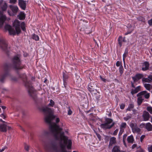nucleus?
Segmentation results:
<instances>
[{
	"mask_svg": "<svg viewBox=\"0 0 152 152\" xmlns=\"http://www.w3.org/2000/svg\"><path fill=\"white\" fill-rule=\"evenodd\" d=\"M20 77L23 80L25 86L27 88L29 95L34 99L36 98V92L34 91L31 85V83L28 80L26 74H21L20 75Z\"/></svg>",
	"mask_w": 152,
	"mask_h": 152,
	"instance_id": "f257e3e1",
	"label": "nucleus"
},
{
	"mask_svg": "<svg viewBox=\"0 0 152 152\" xmlns=\"http://www.w3.org/2000/svg\"><path fill=\"white\" fill-rule=\"evenodd\" d=\"M13 25L15 28L16 33L19 34L21 32L20 27L23 31L26 30L25 24L24 22H22L21 23L18 20H15L13 23Z\"/></svg>",
	"mask_w": 152,
	"mask_h": 152,
	"instance_id": "f03ea898",
	"label": "nucleus"
},
{
	"mask_svg": "<svg viewBox=\"0 0 152 152\" xmlns=\"http://www.w3.org/2000/svg\"><path fill=\"white\" fill-rule=\"evenodd\" d=\"M42 145L44 149L48 152L50 151L53 149L55 147V145L53 142L47 140H42Z\"/></svg>",
	"mask_w": 152,
	"mask_h": 152,
	"instance_id": "7ed1b4c3",
	"label": "nucleus"
},
{
	"mask_svg": "<svg viewBox=\"0 0 152 152\" xmlns=\"http://www.w3.org/2000/svg\"><path fill=\"white\" fill-rule=\"evenodd\" d=\"M113 121L111 119L107 118L105 120V123L104 124H101L100 127L104 129H110L115 124V123L113 122Z\"/></svg>",
	"mask_w": 152,
	"mask_h": 152,
	"instance_id": "20e7f679",
	"label": "nucleus"
},
{
	"mask_svg": "<svg viewBox=\"0 0 152 152\" xmlns=\"http://www.w3.org/2000/svg\"><path fill=\"white\" fill-rule=\"evenodd\" d=\"M13 67L15 69H20L22 68L20 66L21 62L18 56H14L12 61Z\"/></svg>",
	"mask_w": 152,
	"mask_h": 152,
	"instance_id": "39448f33",
	"label": "nucleus"
},
{
	"mask_svg": "<svg viewBox=\"0 0 152 152\" xmlns=\"http://www.w3.org/2000/svg\"><path fill=\"white\" fill-rule=\"evenodd\" d=\"M7 44L4 39L0 37V48L3 50H5L7 48Z\"/></svg>",
	"mask_w": 152,
	"mask_h": 152,
	"instance_id": "423d86ee",
	"label": "nucleus"
},
{
	"mask_svg": "<svg viewBox=\"0 0 152 152\" xmlns=\"http://www.w3.org/2000/svg\"><path fill=\"white\" fill-rule=\"evenodd\" d=\"M130 126L132 128L133 132L139 133L141 131V129L137 127V124L136 123H130L129 124Z\"/></svg>",
	"mask_w": 152,
	"mask_h": 152,
	"instance_id": "0eeeda50",
	"label": "nucleus"
},
{
	"mask_svg": "<svg viewBox=\"0 0 152 152\" xmlns=\"http://www.w3.org/2000/svg\"><path fill=\"white\" fill-rule=\"evenodd\" d=\"M10 8L12 11V12H10L9 11H8L9 15L10 16L15 15L18 11V8L17 6H10Z\"/></svg>",
	"mask_w": 152,
	"mask_h": 152,
	"instance_id": "6e6552de",
	"label": "nucleus"
},
{
	"mask_svg": "<svg viewBox=\"0 0 152 152\" xmlns=\"http://www.w3.org/2000/svg\"><path fill=\"white\" fill-rule=\"evenodd\" d=\"M7 19L5 15H3L2 12L0 11V27H1Z\"/></svg>",
	"mask_w": 152,
	"mask_h": 152,
	"instance_id": "1a4fd4ad",
	"label": "nucleus"
},
{
	"mask_svg": "<svg viewBox=\"0 0 152 152\" xmlns=\"http://www.w3.org/2000/svg\"><path fill=\"white\" fill-rule=\"evenodd\" d=\"M137 96H141L143 97V96L146 99H148L150 96V94L148 93L146 91H143L138 94L137 95Z\"/></svg>",
	"mask_w": 152,
	"mask_h": 152,
	"instance_id": "9d476101",
	"label": "nucleus"
},
{
	"mask_svg": "<svg viewBox=\"0 0 152 152\" xmlns=\"http://www.w3.org/2000/svg\"><path fill=\"white\" fill-rule=\"evenodd\" d=\"M150 115L148 112L146 111H144L142 117L143 118V121H146L148 120L149 118Z\"/></svg>",
	"mask_w": 152,
	"mask_h": 152,
	"instance_id": "9b49d317",
	"label": "nucleus"
},
{
	"mask_svg": "<svg viewBox=\"0 0 152 152\" xmlns=\"http://www.w3.org/2000/svg\"><path fill=\"white\" fill-rule=\"evenodd\" d=\"M18 4L23 10H25L26 8V4L25 1L23 0H19Z\"/></svg>",
	"mask_w": 152,
	"mask_h": 152,
	"instance_id": "f8f14e48",
	"label": "nucleus"
},
{
	"mask_svg": "<svg viewBox=\"0 0 152 152\" xmlns=\"http://www.w3.org/2000/svg\"><path fill=\"white\" fill-rule=\"evenodd\" d=\"M7 123H4L0 125V131L5 132L7 131Z\"/></svg>",
	"mask_w": 152,
	"mask_h": 152,
	"instance_id": "ddd939ff",
	"label": "nucleus"
},
{
	"mask_svg": "<svg viewBox=\"0 0 152 152\" xmlns=\"http://www.w3.org/2000/svg\"><path fill=\"white\" fill-rule=\"evenodd\" d=\"M149 64L148 62H145L142 64V70L146 71L148 69Z\"/></svg>",
	"mask_w": 152,
	"mask_h": 152,
	"instance_id": "4468645a",
	"label": "nucleus"
},
{
	"mask_svg": "<svg viewBox=\"0 0 152 152\" xmlns=\"http://www.w3.org/2000/svg\"><path fill=\"white\" fill-rule=\"evenodd\" d=\"M116 143V138L114 137H112L110 139L109 146H112L113 145L115 144Z\"/></svg>",
	"mask_w": 152,
	"mask_h": 152,
	"instance_id": "2eb2a0df",
	"label": "nucleus"
},
{
	"mask_svg": "<svg viewBox=\"0 0 152 152\" xmlns=\"http://www.w3.org/2000/svg\"><path fill=\"white\" fill-rule=\"evenodd\" d=\"M112 152H121V149L119 146H114L112 150Z\"/></svg>",
	"mask_w": 152,
	"mask_h": 152,
	"instance_id": "dca6fc26",
	"label": "nucleus"
},
{
	"mask_svg": "<svg viewBox=\"0 0 152 152\" xmlns=\"http://www.w3.org/2000/svg\"><path fill=\"white\" fill-rule=\"evenodd\" d=\"M140 86H138L137 87L134 89H132L131 91V93L133 95L134 94H136L140 90Z\"/></svg>",
	"mask_w": 152,
	"mask_h": 152,
	"instance_id": "f3484780",
	"label": "nucleus"
},
{
	"mask_svg": "<svg viewBox=\"0 0 152 152\" xmlns=\"http://www.w3.org/2000/svg\"><path fill=\"white\" fill-rule=\"evenodd\" d=\"M145 129L148 131H152V125L149 122L146 124Z\"/></svg>",
	"mask_w": 152,
	"mask_h": 152,
	"instance_id": "a211bd4d",
	"label": "nucleus"
},
{
	"mask_svg": "<svg viewBox=\"0 0 152 152\" xmlns=\"http://www.w3.org/2000/svg\"><path fill=\"white\" fill-rule=\"evenodd\" d=\"M18 18L21 20H23L25 19V15L23 12H20L18 16Z\"/></svg>",
	"mask_w": 152,
	"mask_h": 152,
	"instance_id": "6ab92c4d",
	"label": "nucleus"
},
{
	"mask_svg": "<svg viewBox=\"0 0 152 152\" xmlns=\"http://www.w3.org/2000/svg\"><path fill=\"white\" fill-rule=\"evenodd\" d=\"M7 75V74H4L0 75V81L1 82L3 83L4 82Z\"/></svg>",
	"mask_w": 152,
	"mask_h": 152,
	"instance_id": "aec40b11",
	"label": "nucleus"
},
{
	"mask_svg": "<svg viewBox=\"0 0 152 152\" xmlns=\"http://www.w3.org/2000/svg\"><path fill=\"white\" fill-rule=\"evenodd\" d=\"M127 140L129 143H133L134 141V137L132 135H131L128 137Z\"/></svg>",
	"mask_w": 152,
	"mask_h": 152,
	"instance_id": "412c9836",
	"label": "nucleus"
},
{
	"mask_svg": "<svg viewBox=\"0 0 152 152\" xmlns=\"http://www.w3.org/2000/svg\"><path fill=\"white\" fill-rule=\"evenodd\" d=\"M94 85L93 83H90L88 85V89L90 91H94V88H93Z\"/></svg>",
	"mask_w": 152,
	"mask_h": 152,
	"instance_id": "4be33fe9",
	"label": "nucleus"
},
{
	"mask_svg": "<svg viewBox=\"0 0 152 152\" xmlns=\"http://www.w3.org/2000/svg\"><path fill=\"white\" fill-rule=\"evenodd\" d=\"M137 99V104L139 105L141 104L143 100V97L142 96H139Z\"/></svg>",
	"mask_w": 152,
	"mask_h": 152,
	"instance_id": "5701e85b",
	"label": "nucleus"
},
{
	"mask_svg": "<svg viewBox=\"0 0 152 152\" xmlns=\"http://www.w3.org/2000/svg\"><path fill=\"white\" fill-rule=\"evenodd\" d=\"M144 86L147 90L150 91H151L152 87L151 85L149 84L145 83L144 84Z\"/></svg>",
	"mask_w": 152,
	"mask_h": 152,
	"instance_id": "b1692460",
	"label": "nucleus"
},
{
	"mask_svg": "<svg viewBox=\"0 0 152 152\" xmlns=\"http://www.w3.org/2000/svg\"><path fill=\"white\" fill-rule=\"evenodd\" d=\"M48 132L47 130H43L39 135V137H42L44 136H47L48 134Z\"/></svg>",
	"mask_w": 152,
	"mask_h": 152,
	"instance_id": "393cba45",
	"label": "nucleus"
},
{
	"mask_svg": "<svg viewBox=\"0 0 152 152\" xmlns=\"http://www.w3.org/2000/svg\"><path fill=\"white\" fill-rule=\"evenodd\" d=\"M32 38L36 41H38L39 39V36L34 34L32 36Z\"/></svg>",
	"mask_w": 152,
	"mask_h": 152,
	"instance_id": "a878e982",
	"label": "nucleus"
},
{
	"mask_svg": "<svg viewBox=\"0 0 152 152\" xmlns=\"http://www.w3.org/2000/svg\"><path fill=\"white\" fill-rule=\"evenodd\" d=\"M7 4L6 3H4L2 6L1 9L2 11H4L7 10Z\"/></svg>",
	"mask_w": 152,
	"mask_h": 152,
	"instance_id": "bb28decb",
	"label": "nucleus"
},
{
	"mask_svg": "<svg viewBox=\"0 0 152 152\" xmlns=\"http://www.w3.org/2000/svg\"><path fill=\"white\" fill-rule=\"evenodd\" d=\"M132 117V115L131 114H128L124 118V120L125 121H127L128 120L131 118Z\"/></svg>",
	"mask_w": 152,
	"mask_h": 152,
	"instance_id": "cd10ccee",
	"label": "nucleus"
},
{
	"mask_svg": "<svg viewBox=\"0 0 152 152\" xmlns=\"http://www.w3.org/2000/svg\"><path fill=\"white\" fill-rule=\"evenodd\" d=\"M134 107V104H129L128 108L127 109V110L128 111H131L133 108Z\"/></svg>",
	"mask_w": 152,
	"mask_h": 152,
	"instance_id": "c85d7f7f",
	"label": "nucleus"
},
{
	"mask_svg": "<svg viewBox=\"0 0 152 152\" xmlns=\"http://www.w3.org/2000/svg\"><path fill=\"white\" fill-rule=\"evenodd\" d=\"M119 71L121 75L123 73L124 69L122 66H121L119 67Z\"/></svg>",
	"mask_w": 152,
	"mask_h": 152,
	"instance_id": "c756f323",
	"label": "nucleus"
},
{
	"mask_svg": "<svg viewBox=\"0 0 152 152\" xmlns=\"http://www.w3.org/2000/svg\"><path fill=\"white\" fill-rule=\"evenodd\" d=\"M122 37L121 36H120L119 37L118 39V44H119L120 47H121V46H122Z\"/></svg>",
	"mask_w": 152,
	"mask_h": 152,
	"instance_id": "7c9ffc66",
	"label": "nucleus"
},
{
	"mask_svg": "<svg viewBox=\"0 0 152 152\" xmlns=\"http://www.w3.org/2000/svg\"><path fill=\"white\" fill-rule=\"evenodd\" d=\"M127 53H128L127 51L126 50L125 51L123 55V62L124 63H125V58L126 56V55L127 54Z\"/></svg>",
	"mask_w": 152,
	"mask_h": 152,
	"instance_id": "2f4dec72",
	"label": "nucleus"
},
{
	"mask_svg": "<svg viewBox=\"0 0 152 152\" xmlns=\"http://www.w3.org/2000/svg\"><path fill=\"white\" fill-rule=\"evenodd\" d=\"M150 80V79L148 77V78H143L142 79L143 82L147 83H150L151 82Z\"/></svg>",
	"mask_w": 152,
	"mask_h": 152,
	"instance_id": "473e14b6",
	"label": "nucleus"
},
{
	"mask_svg": "<svg viewBox=\"0 0 152 152\" xmlns=\"http://www.w3.org/2000/svg\"><path fill=\"white\" fill-rule=\"evenodd\" d=\"M55 104V102L52 100L51 99L50 102L48 104V106L50 107H53Z\"/></svg>",
	"mask_w": 152,
	"mask_h": 152,
	"instance_id": "72a5a7b5",
	"label": "nucleus"
},
{
	"mask_svg": "<svg viewBox=\"0 0 152 152\" xmlns=\"http://www.w3.org/2000/svg\"><path fill=\"white\" fill-rule=\"evenodd\" d=\"M63 81L64 85L65 88H66V85H67V83L66 81V78L64 75H63Z\"/></svg>",
	"mask_w": 152,
	"mask_h": 152,
	"instance_id": "f704fd0d",
	"label": "nucleus"
},
{
	"mask_svg": "<svg viewBox=\"0 0 152 152\" xmlns=\"http://www.w3.org/2000/svg\"><path fill=\"white\" fill-rule=\"evenodd\" d=\"M9 33L11 35H15L16 34V32L15 30L12 28L9 31Z\"/></svg>",
	"mask_w": 152,
	"mask_h": 152,
	"instance_id": "c9c22d12",
	"label": "nucleus"
},
{
	"mask_svg": "<svg viewBox=\"0 0 152 152\" xmlns=\"http://www.w3.org/2000/svg\"><path fill=\"white\" fill-rule=\"evenodd\" d=\"M5 28L6 30H8L9 32L12 28V27L10 26L9 25H6L5 26Z\"/></svg>",
	"mask_w": 152,
	"mask_h": 152,
	"instance_id": "e433bc0d",
	"label": "nucleus"
},
{
	"mask_svg": "<svg viewBox=\"0 0 152 152\" xmlns=\"http://www.w3.org/2000/svg\"><path fill=\"white\" fill-rule=\"evenodd\" d=\"M138 20L142 22H145V18L142 17H140L137 18Z\"/></svg>",
	"mask_w": 152,
	"mask_h": 152,
	"instance_id": "4c0bfd02",
	"label": "nucleus"
},
{
	"mask_svg": "<svg viewBox=\"0 0 152 152\" xmlns=\"http://www.w3.org/2000/svg\"><path fill=\"white\" fill-rule=\"evenodd\" d=\"M126 126V123H122L120 126V128H125Z\"/></svg>",
	"mask_w": 152,
	"mask_h": 152,
	"instance_id": "58836bf2",
	"label": "nucleus"
},
{
	"mask_svg": "<svg viewBox=\"0 0 152 152\" xmlns=\"http://www.w3.org/2000/svg\"><path fill=\"white\" fill-rule=\"evenodd\" d=\"M147 110L151 114H152V107L150 106L147 107Z\"/></svg>",
	"mask_w": 152,
	"mask_h": 152,
	"instance_id": "ea45409f",
	"label": "nucleus"
},
{
	"mask_svg": "<svg viewBox=\"0 0 152 152\" xmlns=\"http://www.w3.org/2000/svg\"><path fill=\"white\" fill-rule=\"evenodd\" d=\"M136 76V77L139 80L141 78L143 77V75L141 74H138Z\"/></svg>",
	"mask_w": 152,
	"mask_h": 152,
	"instance_id": "a19ab883",
	"label": "nucleus"
},
{
	"mask_svg": "<svg viewBox=\"0 0 152 152\" xmlns=\"http://www.w3.org/2000/svg\"><path fill=\"white\" fill-rule=\"evenodd\" d=\"M116 66L118 67H120V66H122V62L119 61H118L116 62Z\"/></svg>",
	"mask_w": 152,
	"mask_h": 152,
	"instance_id": "79ce46f5",
	"label": "nucleus"
},
{
	"mask_svg": "<svg viewBox=\"0 0 152 152\" xmlns=\"http://www.w3.org/2000/svg\"><path fill=\"white\" fill-rule=\"evenodd\" d=\"M145 125L146 124L145 123H142L140 124V127L141 128H145Z\"/></svg>",
	"mask_w": 152,
	"mask_h": 152,
	"instance_id": "37998d69",
	"label": "nucleus"
},
{
	"mask_svg": "<svg viewBox=\"0 0 152 152\" xmlns=\"http://www.w3.org/2000/svg\"><path fill=\"white\" fill-rule=\"evenodd\" d=\"M29 146L28 145H26V144L25 145V146H24L25 149L27 151H29Z\"/></svg>",
	"mask_w": 152,
	"mask_h": 152,
	"instance_id": "c03bdc74",
	"label": "nucleus"
},
{
	"mask_svg": "<svg viewBox=\"0 0 152 152\" xmlns=\"http://www.w3.org/2000/svg\"><path fill=\"white\" fill-rule=\"evenodd\" d=\"M17 0H10L9 3L12 4H15L17 2Z\"/></svg>",
	"mask_w": 152,
	"mask_h": 152,
	"instance_id": "a18cd8bd",
	"label": "nucleus"
},
{
	"mask_svg": "<svg viewBox=\"0 0 152 152\" xmlns=\"http://www.w3.org/2000/svg\"><path fill=\"white\" fill-rule=\"evenodd\" d=\"M133 80L134 82H136L139 80L136 77V76L132 77Z\"/></svg>",
	"mask_w": 152,
	"mask_h": 152,
	"instance_id": "49530a36",
	"label": "nucleus"
},
{
	"mask_svg": "<svg viewBox=\"0 0 152 152\" xmlns=\"http://www.w3.org/2000/svg\"><path fill=\"white\" fill-rule=\"evenodd\" d=\"M148 149L149 152H152V145L148 147Z\"/></svg>",
	"mask_w": 152,
	"mask_h": 152,
	"instance_id": "de8ad7c7",
	"label": "nucleus"
},
{
	"mask_svg": "<svg viewBox=\"0 0 152 152\" xmlns=\"http://www.w3.org/2000/svg\"><path fill=\"white\" fill-rule=\"evenodd\" d=\"M7 148V147L6 146H5L2 148L1 149H0V152H3Z\"/></svg>",
	"mask_w": 152,
	"mask_h": 152,
	"instance_id": "09e8293b",
	"label": "nucleus"
},
{
	"mask_svg": "<svg viewBox=\"0 0 152 152\" xmlns=\"http://www.w3.org/2000/svg\"><path fill=\"white\" fill-rule=\"evenodd\" d=\"M118 129H116L113 132V135H116L117 134L118 132Z\"/></svg>",
	"mask_w": 152,
	"mask_h": 152,
	"instance_id": "8fccbe9b",
	"label": "nucleus"
},
{
	"mask_svg": "<svg viewBox=\"0 0 152 152\" xmlns=\"http://www.w3.org/2000/svg\"><path fill=\"white\" fill-rule=\"evenodd\" d=\"M124 132V129L122 128H120V132L119 133V135H120L122 134V133Z\"/></svg>",
	"mask_w": 152,
	"mask_h": 152,
	"instance_id": "3c124183",
	"label": "nucleus"
},
{
	"mask_svg": "<svg viewBox=\"0 0 152 152\" xmlns=\"http://www.w3.org/2000/svg\"><path fill=\"white\" fill-rule=\"evenodd\" d=\"M125 105L124 104H121L120 106V108L121 109H123L125 107Z\"/></svg>",
	"mask_w": 152,
	"mask_h": 152,
	"instance_id": "603ef678",
	"label": "nucleus"
},
{
	"mask_svg": "<svg viewBox=\"0 0 152 152\" xmlns=\"http://www.w3.org/2000/svg\"><path fill=\"white\" fill-rule=\"evenodd\" d=\"M145 137V135H142L141 136L140 140L141 142H142L143 141V139Z\"/></svg>",
	"mask_w": 152,
	"mask_h": 152,
	"instance_id": "864d4df0",
	"label": "nucleus"
},
{
	"mask_svg": "<svg viewBox=\"0 0 152 152\" xmlns=\"http://www.w3.org/2000/svg\"><path fill=\"white\" fill-rule=\"evenodd\" d=\"M0 116L4 119H5L6 118V115L4 114H1L0 115Z\"/></svg>",
	"mask_w": 152,
	"mask_h": 152,
	"instance_id": "5fc2aeb1",
	"label": "nucleus"
},
{
	"mask_svg": "<svg viewBox=\"0 0 152 152\" xmlns=\"http://www.w3.org/2000/svg\"><path fill=\"white\" fill-rule=\"evenodd\" d=\"M148 23L150 26L152 25V18L148 21Z\"/></svg>",
	"mask_w": 152,
	"mask_h": 152,
	"instance_id": "6e6d98bb",
	"label": "nucleus"
},
{
	"mask_svg": "<svg viewBox=\"0 0 152 152\" xmlns=\"http://www.w3.org/2000/svg\"><path fill=\"white\" fill-rule=\"evenodd\" d=\"M127 136V135L126 134H124L123 135V141H126Z\"/></svg>",
	"mask_w": 152,
	"mask_h": 152,
	"instance_id": "4d7b16f0",
	"label": "nucleus"
},
{
	"mask_svg": "<svg viewBox=\"0 0 152 152\" xmlns=\"http://www.w3.org/2000/svg\"><path fill=\"white\" fill-rule=\"evenodd\" d=\"M72 114V111L71 110L69 107V110L68 111V114L69 115H71Z\"/></svg>",
	"mask_w": 152,
	"mask_h": 152,
	"instance_id": "13d9d810",
	"label": "nucleus"
},
{
	"mask_svg": "<svg viewBox=\"0 0 152 152\" xmlns=\"http://www.w3.org/2000/svg\"><path fill=\"white\" fill-rule=\"evenodd\" d=\"M137 147V145L136 144H134L132 145V149H133Z\"/></svg>",
	"mask_w": 152,
	"mask_h": 152,
	"instance_id": "bf43d9fd",
	"label": "nucleus"
},
{
	"mask_svg": "<svg viewBox=\"0 0 152 152\" xmlns=\"http://www.w3.org/2000/svg\"><path fill=\"white\" fill-rule=\"evenodd\" d=\"M100 78L101 79V80L103 81V82H105L106 81V79L103 77L101 76H100Z\"/></svg>",
	"mask_w": 152,
	"mask_h": 152,
	"instance_id": "052dcab7",
	"label": "nucleus"
},
{
	"mask_svg": "<svg viewBox=\"0 0 152 152\" xmlns=\"http://www.w3.org/2000/svg\"><path fill=\"white\" fill-rule=\"evenodd\" d=\"M148 78L151 80H150L151 82L152 81V75H149L148 76Z\"/></svg>",
	"mask_w": 152,
	"mask_h": 152,
	"instance_id": "680f3d73",
	"label": "nucleus"
},
{
	"mask_svg": "<svg viewBox=\"0 0 152 152\" xmlns=\"http://www.w3.org/2000/svg\"><path fill=\"white\" fill-rule=\"evenodd\" d=\"M136 152H143L142 150V149L140 148L139 150L137 151Z\"/></svg>",
	"mask_w": 152,
	"mask_h": 152,
	"instance_id": "e2e57ef3",
	"label": "nucleus"
},
{
	"mask_svg": "<svg viewBox=\"0 0 152 152\" xmlns=\"http://www.w3.org/2000/svg\"><path fill=\"white\" fill-rule=\"evenodd\" d=\"M131 32H132V31H129V32H127L125 33V35H127L129 34H130L131 33Z\"/></svg>",
	"mask_w": 152,
	"mask_h": 152,
	"instance_id": "0e129e2a",
	"label": "nucleus"
},
{
	"mask_svg": "<svg viewBox=\"0 0 152 152\" xmlns=\"http://www.w3.org/2000/svg\"><path fill=\"white\" fill-rule=\"evenodd\" d=\"M7 128L8 129H9V130H10V129H12L11 127L9 126H7Z\"/></svg>",
	"mask_w": 152,
	"mask_h": 152,
	"instance_id": "69168bd1",
	"label": "nucleus"
},
{
	"mask_svg": "<svg viewBox=\"0 0 152 152\" xmlns=\"http://www.w3.org/2000/svg\"><path fill=\"white\" fill-rule=\"evenodd\" d=\"M133 111L134 114H135L136 113V110H133Z\"/></svg>",
	"mask_w": 152,
	"mask_h": 152,
	"instance_id": "338daca9",
	"label": "nucleus"
},
{
	"mask_svg": "<svg viewBox=\"0 0 152 152\" xmlns=\"http://www.w3.org/2000/svg\"><path fill=\"white\" fill-rule=\"evenodd\" d=\"M1 108L2 109H5L6 108V107L5 106H1Z\"/></svg>",
	"mask_w": 152,
	"mask_h": 152,
	"instance_id": "774afa93",
	"label": "nucleus"
}]
</instances>
